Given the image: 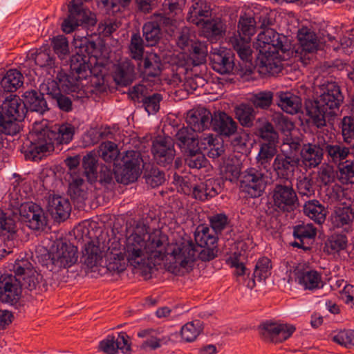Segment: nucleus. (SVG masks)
I'll use <instances>...</instances> for the list:
<instances>
[{
	"instance_id": "obj_44",
	"label": "nucleus",
	"mask_w": 354,
	"mask_h": 354,
	"mask_svg": "<svg viewBox=\"0 0 354 354\" xmlns=\"http://www.w3.org/2000/svg\"><path fill=\"white\" fill-rule=\"evenodd\" d=\"M68 192L72 199L82 202L87 198V192L84 180L77 175L72 176L69 183Z\"/></svg>"
},
{
	"instance_id": "obj_37",
	"label": "nucleus",
	"mask_w": 354,
	"mask_h": 354,
	"mask_svg": "<svg viewBox=\"0 0 354 354\" xmlns=\"http://www.w3.org/2000/svg\"><path fill=\"white\" fill-rule=\"evenodd\" d=\"M184 243H189L192 247L193 248L194 250V259L190 264V266L187 267H182L180 268V272L179 273H174L175 274H184L185 271H187L188 270L191 269L193 266V263L194 261L196 260V254H198V256L200 259H201L203 261H210L213 259L217 254V245L216 247H200L201 250L199 251L198 249L194 245L192 241H184L180 243H176L175 244H182Z\"/></svg>"
},
{
	"instance_id": "obj_64",
	"label": "nucleus",
	"mask_w": 354,
	"mask_h": 354,
	"mask_svg": "<svg viewBox=\"0 0 354 354\" xmlns=\"http://www.w3.org/2000/svg\"><path fill=\"white\" fill-rule=\"evenodd\" d=\"M270 261L268 258L263 257L260 259L256 266L254 271V277L261 281L266 279L270 274Z\"/></svg>"
},
{
	"instance_id": "obj_9",
	"label": "nucleus",
	"mask_w": 354,
	"mask_h": 354,
	"mask_svg": "<svg viewBox=\"0 0 354 354\" xmlns=\"http://www.w3.org/2000/svg\"><path fill=\"white\" fill-rule=\"evenodd\" d=\"M271 194L273 208L279 213H290L299 206L297 192L290 183H276Z\"/></svg>"
},
{
	"instance_id": "obj_51",
	"label": "nucleus",
	"mask_w": 354,
	"mask_h": 354,
	"mask_svg": "<svg viewBox=\"0 0 354 354\" xmlns=\"http://www.w3.org/2000/svg\"><path fill=\"white\" fill-rule=\"evenodd\" d=\"M337 165V177L343 184L354 183V160H347Z\"/></svg>"
},
{
	"instance_id": "obj_28",
	"label": "nucleus",
	"mask_w": 354,
	"mask_h": 354,
	"mask_svg": "<svg viewBox=\"0 0 354 354\" xmlns=\"http://www.w3.org/2000/svg\"><path fill=\"white\" fill-rule=\"evenodd\" d=\"M325 152L330 162L338 165L347 160L349 156L348 145L344 142H330L326 139Z\"/></svg>"
},
{
	"instance_id": "obj_47",
	"label": "nucleus",
	"mask_w": 354,
	"mask_h": 354,
	"mask_svg": "<svg viewBox=\"0 0 354 354\" xmlns=\"http://www.w3.org/2000/svg\"><path fill=\"white\" fill-rule=\"evenodd\" d=\"M347 244L348 239L345 234L335 233L327 239L325 243V248L328 253L333 254L345 250Z\"/></svg>"
},
{
	"instance_id": "obj_17",
	"label": "nucleus",
	"mask_w": 354,
	"mask_h": 354,
	"mask_svg": "<svg viewBox=\"0 0 354 354\" xmlns=\"http://www.w3.org/2000/svg\"><path fill=\"white\" fill-rule=\"evenodd\" d=\"M151 151L157 163L163 167L171 165L176 155L174 142L169 136L158 137L153 142Z\"/></svg>"
},
{
	"instance_id": "obj_46",
	"label": "nucleus",
	"mask_w": 354,
	"mask_h": 354,
	"mask_svg": "<svg viewBox=\"0 0 354 354\" xmlns=\"http://www.w3.org/2000/svg\"><path fill=\"white\" fill-rule=\"evenodd\" d=\"M236 118L239 123L245 127H250L255 119V111L252 106L241 104L234 109Z\"/></svg>"
},
{
	"instance_id": "obj_26",
	"label": "nucleus",
	"mask_w": 354,
	"mask_h": 354,
	"mask_svg": "<svg viewBox=\"0 0 354 354\" xmlns=\"http://www.w3.org/2000/svg\"><path fill=\"white\" fill-rule=\"evenodd\" d=\"M48 210L55 220H65L70 215L71 207L66 198L53 196L48 198Z\"/></svg>"
},
{
	"instance_id": "obj_40",
	"label": "nucleus",
	"mask_w": 354,
	"mask_h": 354,
	"mask_svg": "<svg viewBox=\"0 0 354 354\" xmlns=\"http://www.w3.org/2000/svg\"><path fill=\"white\" fill-rule=\"evenodd\" d=\"M143 78L151 81V78L158 77L161 73V62L156 55H151L142 61Z\"/></svg>"
},
{
	"instance_id": "obj_3",
	"label": "nucleus",
	"mask_w": 354,
	"mask_h": 354,
	"mask_svg": "<svg viewBox=\"0 0 354 354\" xmlns=\"http://www.w3.org/2000/svg\"><path fill=\"white\" fill-rule=\"evenodd\" d=\"M319 95L314 100L306 102V113L317 128L326 125V118L337 115L344 102V95L339 85L326 81L319 86Z\"/></svg>"
},
{
	"instance_id": "obj_36",
	"label": "nucleus",
	"mask_w": 354,
	"mask_h": 354,
	"mask_svg": "<svg viewBox=\"0 0 354 354\" xmlns=\"http://www.w3.org/2000/svg\"><path fill=\"white\" fill-rule=\"evenodd\" d=\"M134 66L130 62L126 61L120 63L113 75V78L117 84L127 86L134 79Z\"/></svg>"
},
{
	"instance_id": "obj_60",
	"label": "nucleus",
	"mask_w": 354,
	"mask_h": 354,
	"mask_svg": "<svg viewBox=\"0 0 354 354\" xmlns=\"http://www.w3.org/2000/svg\"><path fill=\"white\" fill-rule=\"evenodd\" d=\"M339 127L344 143H351L354 140V119L344 116L341 120Z\"/></svg>"
},
{
	"instance_id": "obj_59",
	"label": "nucleus",
	"mask_w": 354,
	"mask_h": 354,
	"mask_svg": "<svg viewBox=\"0 0 354 354\" xmlns=\"http://www.w3.org/2000/svg\"><path fill=\"white\" fill-rule=\"evenodd\" d=\"M257 224L259 228L270 232L271 234L277 232L281 227L278 218L268 214L261 215L259 218Z\"/></svg>"
},
{
	"instance_id": "obj_38",
	"label": "nucleus",
	"mask_w": 354,
	"mask_h": 354,
	"mask_svg": "<svg viewBox=\"0 0 354 354\" xmlns=\"http://www.w3.org/2000/svg\"><path fill=\"white\" fill-rule=\"evenodd\" d=\"M194 239L198 247H216L218 234L205 225H199L195 232Z\"/></svg>"
},
{
	"instance_id": "obj_50",
	"label": "nucleus",
	"mask_w": 354,
	"mask_h": 354,
	"mask_svg": "<svg viewBox=\"0 0 354 354\" xmlns=\"http://www.w3.org/2000/svg\"><path fill=\"white\" fill-rule=\"evenodd\" d=\"M317 229L310 223H302L293 227V235L296 239H301L304 241H308L310 245L316 236Z\"/></svg>"
},
{
	"instance_id": "obj_55",
	"label": "nucleus",
	"mask_w": 354,
	"mask_h": 354,
	"mask_svg": "<svg viewBox=\"0 0 354 354\" xmlns=\"http://www.w3.org/2000/svg\"><path fill=\"white\" fill-rule=\"evenodd\" d=\"M144 176L147 184L153 188L161 185L165 181V173L153 166L145 169Z\"/></svg>"
},
{
	"instance_id": "obj_15",
	"label": "nucleus",
	"mask_w": 354,
	"mask_h": 354,
	"mask_svg": "<svg viewBox=\"0 0 354 354\" xmlns=\"http://www.w3.org/2000/svg\"><path fill=\"white\" fill-rule=\"evenodd\" d=\"M19 211L21 221L33 230H44L47 225L43 209L36 203H24L21 204Z\"/></svg>"
},
{
	"instance_id": "obj_41",
	"label": "nucleus",
	"mask_w": 354,
	"mask_h": 354,
	"mask_svg": "<svg viewBox=\"0 0 354 354\" xmlns=\"http://www.w3.org/2000/svg\"><path fill=\"white\" fill-rule=\"evenodd\" d=\"M304 212L318 224L323 223L326 220V211L318 201L313 200L306 202L304 206Z\"/></svg>"
},
{
	"instance_id": "obj_21",
	"label": "nucleus",
	"mask_w": 354,
	"mask_h": 354,
	"mask_svg": "<svg viewBox=\"0 0 354 354\" xmlns=\"http://www.w3.org/2000/svg\"><path fill=\"white\" fill-rule=\"evenodd\" d=\"M295 330L292 325L266 322L261 326V334L266 339L274 341V338H278L283 341L287 339Z\"/></svg>"
},
{
	"instance_id": "obj_31",
	"label": "nucleus",
	"mask_w": 354,
	"mask_h": 354,
	"mask_svg": "<svg viewBox=\"0 0 354 354\" xmlns=\"http://www.w3.org/2000/svg\"><path fill=\"white\" fill-rule=\"evenodd\" d=\"M277 104L281 109L291 115L297 113L301 108V100L298 96L290 92H277Z\"/></svg>"
},
{
	"instance_id": "obj_25",
	"label": "nucleus",
	"mask_w": 354,
	"mask_h": 354,
	"mask_svg": "<svg viewBox=\"0 0 354 354\" xmlns=\"http://www.w3.org/2000/svg\"><path fill=\"white\" fill-rule=\"evenodd\" d=\"M212 126L219 134L227 137L234 135L238 129L237 123L225 112L214 113Z\"/></svg>"
},
{
	"instance_id": "obj_13",
	"label": "nucleus",
	"mask_w": 354,
	"mask_h": 354,
	"mask_svg": "<svg viewBox=\"0 0 354 354\" xmlns=\"http://www.w3.org/2000/svg\"><path fill=\"white\" fill-rule=\"evenodd\" d=\"M300 165L301 158L299 154L281 153L274 158L272 169L279 179L288 181L294 177Z\"/></svg>"
},
{
	"instance_id": "obj_20",
	"label": "nucleus",
	"mask_w": 354,
	"mask_h": 354,
	"mask_svg": "<svg viewBox=\"0 0 354 354\" xmlns=\"http://www.w3.org/2000/svg\"><path fill=\"white\" fill-rule=\"evenodd\" d=\"M102 245L103 243H100L98 239L92 240L85 244L81 257V261L84 265L88 268H93L101 264L104 250Z\"/></svg>"
},
{
	"instance_id": "obj_24",
	"label": "nucleus",
	"mask_w": 354,
	"mask_h": 354,
	"mask_svg": "<svg viewBox=\"0 0 354 354\" xmlns=\"http://www.w3.org/2000/svg\"><path fill=\"white\" fill-rule=\"evenodd\" d=\"M220 180L209 178L193 187V196L199 201H205L215 197L221 192Z\"/></svg>"
},
{
	"instance_id": "obj_10",
	"label": "nucleus",
	"mask_w": 354,
	"mask_h": 354,
	"mask_svg": "<svg viewBox=\"0 0 354 354\" xmlns=\"http://www.w3.org/2000/svg\"><path fill=\"white\" fill-rule=\"evenodd\" d=\"M88 0H71L68 5V17L62 23V30L68 34L78 26H93L96 24L95 15L88 10L82 8L83 1Z\"/></svg>"
},
{
	"instance_id": "obj_8",
	"label": "nucleus",
	"mask_w": 354,
	"mask_h": 354,
	"mask_svg": "<svg viewBox=\"0 0 354 354\" xmlns=\"http://www.w3.org/2000/svg\"><path fill=\"white\" fill-rule=\"evenodd\" d=\"M254 46L260 54L267 55L279 51L284 53L291 48L288 38L272 28H266L259 33Z\"/></svg>"
},
{
	"instance_id": "obj_4",
	"label": "nucleus",
	"mask_w": 354,
	"mask_h": 354,
	"mask_svg": "<svg viewBox=\"0 0 354 354\" xmlns=\"http://www.w3.org/2000/svg\"><path fill=\"white\" fill-rule=\"evenodd\" d=\"M257 26L256 19L249 16H242L239 19L238 34L230 37V41L237 52L243 63L240 64L242 73L250 75L254 68L252 62V50L250 39L255 32Z\"/></svg>"
},
{
	"instance_id": "obj_7",
	"label": "nucleus",
	"mask_w": 354,
	"mask_h": 354,
	"mask_svg": "<svg viewBox=\"0 0 354 354\" xmlns=\"http://www.w3.org/2000/svg\"><path fill=\"white\" fill-rule=\"evenodd\" d=\"M272 171L257 165L241 172L239 180L241 190L251 198L261 196L271 179Z\"/></svg>"
},
{
	"instance_id": "obj_53",
	"label": "nucleus",
	"mask_w": 354,
	"mask_h": 354,
	"mask_svg": "<svg viewBox=\"0 0 354 354\" xmlns=\"http://www.w3.org/2000/svg\"><path fill=\"white\" fill-rule=\"evenodd\" d=\"M98 156L107 163L115 161L118 155L119 150L117 145L113 142H102L99 147Z\"/></svg>"
},
{
	"instance_id": "obj_5",
	"label": "nucleus",
	"mask_w": 354,
	"mask_h": 354,
	"mask_svg": "<svg viewBox=\"0 0 354 354\" xmlns=\"http://www.w3.org/2000/svg\"><path fill=\"white\" fill-rule=\"evenodd\" d=\"M26 113L22 100L17 95L10 96L0 106V131L14 136L19 132L18 122L24 119Z\"/></svg>"
},
{
	"instance_id": "obj_18",
	"label": "nucleus",
	"mask_w": 354,
	"mask_h": 354,
	"mask_svg": "<svg viewBox=\"0 0 354 354\" xmlns=\"http://www.w3.org/2000/svg\"><path fill=\"white\" fill-rule=\"evenodd\" d=\"M12 274L4 273L0 276V301L15 304L20 298L21 284Z\"/></svg>"
},
{
	"instance_id": "obj_56",
	"label": "nucleus",
	"mask_w": 354,
	"mask_h": 354,
	"mask_svg": "<svg viewBox=\"0 0 354 354\" xmlns=\"http://www.w3.org/2000/svg\"><path fill=\"white\" fill-rule=\"evenodd\" d=\"M34 270L32 264L28 259H17L15 263L12 264L10 270L14 273V277H17L21 283V278Z\"/></svg>"
},
{
	"instance_id": "obj_11",
	"label": "nucleus",
	"mask_w": 354,
	"mask_h": 354,
	"mask_svg": "<svg viewBox=\"0 0 354 354\" xmlns=\"http://www.w3.org/2000/svg\"><path fill=\"white\" fill-rule=\"evenodd\" d=\"M123 168L120 172L114 173L116 181L127 185L136 181L141 173V162H142L140 152L127 151L123 157Z\"/></svg>"
},
{
	"instance_id": "obj_19",
	"label": "nucleus",
	"mask_w": 354,
	"mask_h": 354,
	"mask_svg": "<svg viewBox=\"0 0 354 354\" xmlns=\"http://www.w3.org/2000/svg\"><path fill=\"white\" fill-rule=\"evenodd\" d=\"M213 115L204 107H198L189 111L187 113L186 122L189 129L195 132H201L209 129L212 126Z\"/></svg>"
},
{
	"instance_id": "obj_61",
	"label": "nucleus",
	"mask_w": 354,
	"mask_h": 354,
	"mask_svg": "<svg viewBox=\"0 0 354 354\" xmlns=\"http://www.w3.org/2000/svg\"><path fill=\"white\" fill-rule=\"evenodd\" d=\"M212 230L216 234H221L229 225L230 220L224 213H217L209 217Z\"/></svg>"
},
{
	"instance_id": "obj_1",
	"label": "nucleus",
	"mask_w": 354,
	"mask_h": 354,
	"mask_svg": "<svg viewBox=\"0 0 354 354\" xmlns=\"http://www.w3.org/2000/svg\"><path fill=\"white\" fill-rule=\"evenodd\" d=\"M122 251L134 272L149 278L156 264L164 257L169 262L167 268L171 273H179L180 268L190 266L194 250L188 243L173 244L160 230L149 234L144 223H138L132 230H128Z\"/></svg>"
},
{
	"instance_id": "obj_27",
	"label": "nucleus",
	"mask_w": 354,
	"mask_h": 354,
	"mask_svg": "<svg viewBox=\"0 0 354 354\" xmlns=\"http://www.w3.org/2000/svg\"><path fill=\"white\" fill-rule=\"evenodd\" d=\"M22 102L27 111H35L44 114L48 110V104L42 93L35 90L26 91L23 95Z\"/></svg>"
},
{
	"instance_id": "obj_48",
	"label": "nucleus",
	"mask_w": 354,
	"mask_h": 354,
	"mask_svg": "<svg viewBox=\"0 0 354 354\" xmlns=\"http://www.w3.org/2000/svg\"><path fill=\"white\" fill-rule=\"evenodd\" d=\"M183 157L185 165L191 169H199L205 167L208 163V160L202 153L200 147L196 150L184 154Z\"/></svg>"
},
{
	"instance_id": "obj_35",
	"label": "nucleus",
	"mask_w": 354,
	"mask_h": 354,
	"mask_svg": "<svg viewBox=\"0 0 354 354\" xmlns=\"http://www.w3.org/2000/svg\"><path fill=\"white\" fill-rule=\"evenodd\" d=\"M57 80L62 88L66 92H77L80 93L82 91V84L80 78L75 75L66 74L62 69L57 72Z\"/></svg>"
},
{
	"instance_id": "obj_16",
	"label": "nucleus",
	"mask_w": 354,
	"mask_h": 354,
	"mask_svg": "<svg viewBox=\"0 0 354 354\" xmlns=\"http://www.w3.org/2000/svg\"><path fill=\"white\" fill-rule=\"evenodd\" d=\"M236 66L234 62V56L231 52L223 48L213 49L209 53L210 64L213 70L220 74H230L235 68L240 73L241 75H245L242 73L240 69V64H242V59Z\"/></svg>"
},
{
	"instance_id": "obj_32",
	"label": "nucleus",
	"mask_w": 354,
	"mask_h": 354,
	"mask_svg": "<svg viewBox=\"0 0 354 354\" xmlns=\"http://www.w3.org/2000/svg\"><path fill=\"white\" fill-rule=\"evenodd\" d=\"M211 15L209 5L202 0L194 1L189 8L187 20L197 26L205 21V19Z\"/></svg>"
},
{
	"instance_id": "obj_30",
	"label": "nucleus",
	"mask_w": 354,
	"mask_h": 354,
	"mask_svg": "<svg viewBox=\"0 0 354 354\" xmlns=\"http://www.w3.org/2000/svg\"><path fill=\"white\" fill-rule=\"evenodd\" d=\"M277 145L273 143H261L256 157L257 165L272 171V160L277 155Z\"/></svg>"
},
{
	"instance_id": "obj_34",
	"label": "nucleus",
	"mask_w": 354,
	"mask_h": 354,
	"mask_svg": "<svg viewBox=\"0 0 354 354\" xmlns=\"http://www.w3.org/2000/svg\"><path fill=\"white\" fill-rule=\"evenodd\" d=\"M297 279L305 289L313 290L323 286L321 274L314 270L297 271Z\"/></svg>"
},
{
	"instance_id": "obj_2",
	"label": "nucleus",
	"mask_w": 354,
	"mask_h": 354,
	"mask_svg": "<svg viewBox=\"0 0 354 354\" xmlns=\"http://www.w3.org/2000/svg\"><path fill=\"white\" fill-rule=\"evenodd\" d=\"M42 124L41 129L35 127L31 134L32 140L25 151L26 158L32 160H41L44 154L54 150L55 145H62L70 143L78 127L69 122H64L50 126Z\"/></svg>"
},
{
	"instance_id": "obj_23",
	"label": "nucleus",
	"mask_w": 354,
	"mask_h": 354,
	"mask_svg": "<svg viewBox=\"0 0 354 354\" xmlns=\"http://www.w3.org/2000/svg\"><path fill=\"white\" fill-rule=\"evenodd\" d=\"M176 145L180 148L183 155L194 150L199 147V141L195 131L188 127H183L178 130L176 135Z\"/></svg>"
},
{
	"instance_id": "obj_63",
	"label": "nucleus",
	"mask_w": 354,
	"mask_h": 354,
	"mask_svg": "<svg viewBox=\"0 0 354 354\" xmlns=\"http://www.w3.org/2000/svg\"><path fill=\"white\" fill-rule=\"evenodd\" d=\"M162 100V95L156 93L146 95L142 100V104L149 114H154L159 111L160 102Z\"/></svg>"
},
{
	"instance_id": "obj_49",
	"label": "nucleus",
	"mask_w": 354,
	"mask_h": 354,
	"mask_svg": "<svg viewBox=\"0 0 354 354\" xmlns=\"http://www.w3.org/2000/svg\"><path fill=\"white\" fill-rule=\"evenodd\" d=\"M261 55L263 56L261 59V64L266 72L273 75L281 71V62L278 58L279 53Z\"/></svg>"
},
{
	"instance_id": "obj_57",
	"label": "nucleus",
	"mask_w": 354,
	"mask_h": 354,
	"mask_svg": "<svg viewBox=\"0 0 354 354\" xmlns=\"http://www.w3.org/2000/svg\"><path fill=\"white\" fill-rule=\"evenodd\" d=\"M35 62L39 66L53 68L55 67V59L49 48H40L34 57Z\"/></svg>"
},
{
	"instance_id": "obj_42",
	"label": "nucleus",
	"mask_w": 354,
	"mask_h": 354,
	"mask_svg": "<svg viewBox=\"0 0 354 354\" xmlns=\"http://www.w3.org/2000/svg\"><path fill=\"white\" fill-rule=\"evenodd\" d=\"M97 155L94 151L89 152L83 157L84 174L87 180L91 183H95L97 180Z\"/></svg>"
},
{
	"instance_id": "obj_29",
	"label": "nucleus",
	"mask_w": 354,
	"mask_h": 354,
	"mask_svg": "<svg viewBox=\"0 0 354 354\" xmlns=\"http://www.w3.org/2000/svg\"><path fill=\"white\" fill-rule=\"evenodd\" d=\"M70 73L80 80H86L91 74L89 57L77 53L70 58Z\"/></svg>"
},
{
	"instance_id": "obj_22",
	"label": "nucleus",
	"mask_w": 354,
	"mask_h": 354,
	"mask_svg": "<svg viewBox=\"0 0 354 354\" xmlns=\"http://www.w3.org/2000/svg\"><path fill=\"white\" fill-rule=\"evenodd\" d=\"M354 221V211L350 205L336 207L331 215L333 226L342 228L346 232L351 231Z\"/></svg>"
},
{
	"instance_id": "obj_54",
	"label": "nucleus",
	"mask_w": 354,
	"mask_h": 354,
	"mask_svg": "<svg viewBox=\"0 0 354 354\" xmlns=\"http://www.w3.org/2000/svg\"><path fill=\"white\" fill-rule=\"evenodd\" d=\"M16 232L17 227L14 221L0 209V234L7 236L8 241H12L15 238Z\"/></svg>"
},
{
	"instance_id": "obj_39",
	"label": "nucleus",
	"mask_w": 354,
	"mask_h": 354,
	"mask_svg": "<svg viewBox=\"0 0 354 354\" xmlns=\"http://www.w3.org/2000/svg\"><path fill=\"white\" fill-rule=\"evenodd\" d=\"M24 84L23 75L16 69L6 72L1 81V86L6 92H15Z\"/></svg>"
},
{
	"instance_id": "obj_12",
	"label": "nucleus",
	"mask_w": 354,
	"mask_h": 354,
	"mask_svg": "<svg viewBox=\"0 0 354 354\" xmlns=\"http://www.w3.org/2000/svg\"><path fill=\"white\" fill-rule=\"evenodd\" d=\"M326 138L318 133L311 142L304 144L299 154L306 167L315 168L322 161L325 152Z\"/></svg>"
},
{
	"instance_id": "obj_6",
	"label": "nucleus",
	"mask_w": 354,
	"mask_h": 354,
	"mask_svg": "<svg viewBox=\"0 0 354 354\" xmlns=\"http://www.w3.org/2000/svg\"><path fill=\"white\" fill-rule=\"evenodd\" d=\"M44 258V264L48 268L53 272H59L77 263V248L71 243L57 241L52 245Z\"/></svg>"
},
{
	"instance_id": "obj_52",
	"label": "nucleus",
	"mask_w": 354,
	"mask_h": 354,
	"mask_svg": "<svg viewBox=\"0 0 354 354\" xmlns=\"http://www.w3.org/2000/svg\"><path fill=\"white\" fill-rule=\"evenodd\" d=\"M274 94L270 91H262L252 93L250 97V102L257 109H267L273 101Z\"/></svg>"
},
{
	"instance_id": "obj_58",
	"label": "nucleus",
	"mask_w": 354,
	"mask_h": 354,
	"mask_svg": "<svg viewBox=\"0 0 354 354\" xmlns=\"http://www.w3.org/2000/svg\"><path fill=\"white\" fill-rule=\"evenodd\" d=\"M203 328L200 321L195 320L185 324L180 331L182 338L186 342H192L196 339Z\"/></svg>"
},
{
	"instance_id": "obj_45",
	"label": "nucleus",
	"mask_w": 354,
	"mask_h": 354,
	"mask_svg": "<svg viewBox=\"0 0 354 354\" xmlns=\"http://www.w3.org/2000/svg\"><path fill=\"white\" fill-rule=\"evenodd\" d=\"M142 33L145 39L147 46H155L162 36V32L158 24L151 18L142 27Z\"/></svg>"
},
{
	"instance_id": "obj_14",
	"label": "nucleus",
	"mask_w": 354,
	"mask_h": 354,
	"mask_svg": "<svg viewBox=\"0 0 354 354\" xmlns=\"http://www.w3.org/2000/svg\"><path fill=\"white\" fill-rule=\"evenodd\" d=\"M106 247L104 258L107 270L113 273L124 271L129 263L122 251V243L120 240L115 237L110 239Z\"/></svg>"
},
{
	"instance_id": "obj_62",
	"label": "nucleus",
	"mask_w": 354,
	"mask_h": 354,
	"mask_svg": "<svg viewBox=\"0 0 354 354\" xmlns=\"http://www.w3.org/2000/svg\"><path fill=\"white\" fill-rule=\"evenodd\" d=\"M207 55V46L199 41L192 44L191 59L194 66H198L205 62Z\"/></svg>"
},
{
	"instance_id": "obj_33",
	"label": "nucleus",
	"mask_w": 354,
	"mask_h": 354,
	"mask_svg": "<svg viewBox=\"0 0 354 354\" xmlns=\"http://www.w3.org/2000/svg\"><path fill=\"white\" fill-rule=\"evenodd\" d=\"M297 37L300 45L297 51L300 49L301 54L304 53L306 56L307 53H313L317 50L319 40L314 32L307 28H301L298 32Z\"/></svg>"
},
{
	"instance_id": "obj_43",
	"label": "nucleus",
	"mask_w": 354,
	"mask_h": 354,
	"mask_svg": "<svg viewBox=\"0 0 354 354\" xmlns=\"http://www.w3.org/2000/svg\"><path fill=\"white\" fill-rule=\"evenodd\" d=\"M201 25L205 36L211 40H216L225 31V25L218 18L206 20Z\"/></svg>"
}]
</instances>
